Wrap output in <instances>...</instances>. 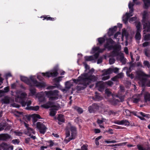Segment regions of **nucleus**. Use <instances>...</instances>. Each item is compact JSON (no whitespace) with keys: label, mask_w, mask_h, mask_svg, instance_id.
<instances>
[{"label":"nucleus","mask_w":150,"mask_h":150,"mask_svg":"<svg viewBox=\"0 0 150 150\" xmlns=\"http://www.w3.org/2000/svg\"><path fill=\"white\" fill-rule=\"evenodd\" d=\"M97 79V77L94 75L84 74L79 77L77 79H74L73 80L74 83L80 84L76 86V89L80 91L85 88L91 82L96 81Z\"/></svg>","instance_id":"f257e3e1"},{"label":"nucleus","mask_w":150,"mask_h":150,"mask_svg":"<svg viewBox=\"0 0 150 150\" xmlns=\"http://www.w3.org/2000/svg\"><path fill=\"white\" fill-rule=\"evenodd\" d=\"M27 94L25 93H21L18 92L16 93L15 100L16 101H18L20 103L23 107H25L27 105V107L25 109L27 110H32L37 111L38 110L39 107L38 106H30L31 103L30 100H28L26 102L24 101L26 99Z\"/></svg>","instance_id":"f03ea898"},{"label":"nucleus","mask_w":150,"mask_h":150,"mask_svg":"<svg viewBox=\"0 0 150 150\" xmlns=\"http://www.w3.org/2000/svg\"><path fill=\"white\" fill-rule=\"evenodd\" d=\"M20 78L21 81L28 85L30 87L35 86L38 88H41L44 87L45 86V83L38 82L35 79L34 76H31L30 77V81L28 78L24 76H21Z\"/></svg>","instance_id":"7ed1b4c3"},{"label":"nucleus","mask_w":150,"mask_h":150,"mask_svg":"<svg viewBox=\"0 0 150 150\" xmlns=\"http://www.w3.org/2000/svg\"><path fill=\"white\" fill-rule=\"evenodd\" d=\"M148 76L142 71H138L136 72L135 78L140 81L142 86L150 87V80L148 79Z\"/></svg>","instance_id":"20e7f679"},{"label":"nucleus","mask_w":150,"mask_h":150,"mask_svg":"<svg viewBox=\"0 0 150 150\" xmlns=\"http://www.w3.org/2000/svg\"><path fill=\"white\" fill-rule=\"evenodd\" d=\"M70 129L71 132V137L67 139H65L64 141L66 143H67L71 140L75 139L76 136V127L75 126H72L70 123L69 122L67 124L66 129V138L69 137L70 135V132L69 131Z\"/></svg>","instance_id":"39448f33"},{"label":"nucleus","mask_w":150,"mask_h":150,"mask_svg":"<svg viewBox=\"0 0 150 150\" xmlns=\"http://www.w3.org/2000/svg\"><path fill=\"white\" fill-rule=\"evenodd\" d=\"M46 96L50 100H57L59 97V92L57 90H51L44 92Z\"/></svg>","instance_id":"423d86ee"},{"label":"nucleus","mask_w":150,"mask_h":150,"mask_svg":"<svg viewBox=\"0 0 150 150\" xmlns=\"http://www.w3.org/2000/svg\"><path fill=\"white\" fill-rule=\"evenodd\" d=\"M118 69L117 68H109L107 70H105L103 71V73L102 75L103 77L102 80L105 81L108 79L110 78V74L113 72L117 73L118 72Z\"/></svg>","instance_id":"0eeeda50"},{"label":"nucleus","mask_w":150,"mask_h":150,"mask_svg":"<svg viewBox=\"0 0 150 150\" xmlns=\"http://www.w3.org/2000/svg\"><path fill=\"white\" fill-rule=\"evenodd\" d=\"M146 17V13L144 12L143 15L142 23L144 29V31L149 32L150 31V22L147 20Z\"/></svg>","instance_id":"6e6552de"},{"label":"nucleus","mask_w":150,"mask_h":150,"mask_svg":"<svg viewBox=\"0 0 150 150\" xmlns=\"http://www.w3.org/2000/svg\"><path fill=\"white\" fill-rule=\"evenodd\" d=\"M115 43V42L111 38H109L106 40V44L104 45V47L105 48H107L109 50H111L112 48H113L114 47L112 45Z\"/></svg>","instance_id":"1a4fd4ad"},{"label":"nucleus","mask_w":150,"mask_h":150,"mask_svg":"<svg viewBox=\"0 0 150 150\" xmlns=\"http://www.w3.org/2000/svg\"><path fill=\"white\" fill-rule=\"evenodd\" d=\"M41 74L42 76H44L49 77H56L57 76L58 73L57 70H55L51 71L46 72L45 73H42Z\"/></svg>","instance_id":"9d476101"},{"label":"nucleus","mask_w":150,"mask_h":150,"mask_svg":"<svg viewBox=\"0 0 150 150\" xmlns=\"http://www.w3.org/2000/svg\"><path fill=\"white\" fill-rule=\"evenodd\" d=\"M36 127L39 130L40 132L43 134L45 132L47 129L45 125L40 122L37 123Z\"/></svg>","instance_id":"9b49d317"},{"label":"nucleus","mask_w":150,"mask_h":150,"mask_svg":"<svg viewBox=\"0 0 150 150\" xmlns=\"http://www.w3.org/2000/svg\"><path fill=\"white\" fill-rule=\"evenodd\" d=\"M115 48L111 52L110 56L112 57H117L119 56V50H120V46H119L116 45L115 46Z\"/></svg>","instance_id":"f8f14e48"},{"label":"nucleus","mask_w":150,"mask_h":150,"mask_svg":"<svg viewBox=\"0 0 150 150\" xmlns=\"http://www.w3.org/2000/svg\"><path fill=\"white\" fill-rule=\"evenodd\" d=\"M99 108V106L97 104L94 103L88 107V110L89 112L91 113L94 112L98 110Z\"/></svg>","instance_id":"ddd939ff"},{"label":"nucleus","mask_w":150,"mask_h":150,"mask_svg":"<svg viewBox=\"0 0 150 150\" xmlns=\"http://www.w3.org/2000/svg\"><path fill=\"white\" fill-rule=\"evenodd\" d=\"M1 149L3 150H13V146L8 144L7 143L3 142L1 144Z\"/></svg>","instance_id":"4468645a"},{"label":"nucleus","mask_w":150,"mask_h":150,"mask_svg":"<svg viewBox=\"0 0 150 150\" xmlns=\"http://www.w3.org/2000/svg\"><path fill=\"white\" fill-rule=\"evenodd\" d=\"M59 107L56 105H53L52 106V109L50 113V115L51 116H54L56 113V111L58 110Z\"/></svg>","instance_id":"2eb2a0df"},{"label":"nucleus","mask_w":150,"mask_h":150,"mask_svg":"<svg viewBox=\"0 0 150 150\" xmlns=\"http://www.w3.org/2000/svg\"><path fill=\"white\" fill-rule=\"evenodd\" d=\"M45 93L43 92H41L36 95V97L38 98L39 101L43 102L45 100V98L44 96Z\"/></svg>","instance_id":"dca6fc26"},{"label":"nucleus","mask_w":150,"mask_h":150,"mask_svg":"<svg viewBox=\"0 0 150 150\" xmlns=\"http://www.w3.org/2000/svg\"><path fill=\"white\" fill-rule=\"evenodd\" d=\"M96 87L98 88V89L99 91L102 92L104 89L105 86L103 82L99 81L96 83Z\"/></svg>","instance_id":"f3484780"},{"label":"nucleus","mask_w":150,"mask_h":150,"mask_svg":"<svg viewBox=\"0 0 150 150\" xmlns=\"http://www.w3.org/2000/svg\"><path fill=\"white\" fill-rule=\"evenodd\" d=\"M85 61L82 62L84 66H88L86 63L87 61H92L93 60V58L92 56H86L84 57Z\"/></svg>","instance_id":"a211bd4d"},{"label":"nucleus","mask_w":150,"mask_h":150,"mask_svg":"<svg viewBox=\"0 0 150 150\" xmlns=\"http://www.w3.org/2000/svg\"><path fill=\"white\" fill-rule=\"evenodd\" d=\"M10 138V135L7 134H0V140L6 141Z\"/></svg>","instance_id":"6ab92c4d"},{"label":"nucleus","mask_w":150,"mask_h":150,"mask_svg":"<svg viewBox=\"0 0 150 150\" xmlns=\"http://www.w3.org/2000/svg\"><path fill=\"white\" fill-rule=\"evenodd\" d=\"M40 18H43V20H46L47 21H54L56 19V18L51 17L50 16H49L48 15L47 16L46 15H44L41 16L40 17Z\"/></svg>","instance_id":"aec40b11"},{"label":"nucleus","mask_w":150,"mask_h":150,"mask_svg":"<svg viewBox=\"0 0 150 150\" xmlns=\"http://www.w3.org/2000/svg\"><path fill=\"white\" fill-rule=\"evenodd\" d=\"M117 27L114 26L113 28H110L108 32V34L109 36H110L112 35L116 31Z\"/></svg>","instance_id":"412c9836"},{"label":"nucleus","mask_w":150,"mask_h":150,"mask_svg":"<svg viewBox=\"0 0 150 150\" xmlns=\"http://www.w3.org/2000/svg\"><path fill=\"white\" fill-rule=\"evenodd\" d=\"M144 101L146 103L150 102V93L145 92L144 94Z\"/></svg>","instance_id":"4be33fe9"},{"label":"nucleus","mask_w":150,"mask_h":150,"mask_svg":"<svg viewBox=\"0 0 150 150\" xmlns=\"http://www.w3.org/2000/svg\"><path fill=\"white\" fill-rule=\"evenodd\" d=\"M144 3L143 8L145 9H147L150 6V0H142Z\"/></svg>","instance_id":"5701e85b"},{"label":"nucleus","mask_w":150,"mask_h":150,"mask_svg":"<svg viewBox=\"0 0 150 150\" xmlns=\"http://www.w3.org/2000/svg\"><path fill=\"white\" fill-rule=\"evenodd\" d=\"M33 86L30 87L29 89L30 92L29 93V95L30 96H33L35 95L36 94V90L35 88L32 87Z\"/></svg>","instance_id":"b1692460"},{"label":"nucleus","mask_w":150,"mask_h":150,"mask_svg":"<svg viewBox=\"0 0 150 150\" xmlns=\"http://www.w3.org/2000/svg\"><path fill=\"white\" fill-rule=\"evenodd\" d=\"M33 122L34 123L36 122L38 119L41 118L40 116L36 114H34L33 115Z\"/></svg>","instance_id":"393cba45"},{"label":"nucleus","mask_w":150,"mask_h":150,"mask_svg":"<svg viewBox=\"0 0 150 150\" xmlns=\"http://www.w3.org/2000/svg\"><path fill=\"white\" fill-rule=\"evenodd\" d=\"M73 83L70 81L66 82L65 83V88L67 89L70 88L73 86Z\"/></svg>","instance_id":"a878e982"},{"label":"nucleus","mask_w":150,"mask_h":150,"mask_svg":"<svg viewBox=\"0 0 150 150\" xmlns=\"http://www.w3.org/2000/svg\"><path fill=\"white\" fill-rule=\"evenodd\" d=\"M27 131L25 132V134H27L28 135V134H35V132L34 130L30 127L28 128V129H27Z\"/></svg>","instance_id":"bb28decb"},{"label":"nucleus","mask_w":150,"mask_h":150,"mask_svg":"<svg viewBox=\"0 0 150 150\" xmlns=\"http://www.w3.org/2000/svg\"><path fill=\"white\" fill-rule=\"evenodd\" d=\"M134 6V4L130 2L128 4L129 8V9L130 13H133L134 11V9L133 6Z\"/></svg>","instance_id":"cd10ccee"},{"label":"nucleus","mask_w":150,"mask_h":150,"mask_svg":"<svg viewBox=\"0 0 150 150\" xmlns=\"http://www.w3.org/2000/svg\"><path fill=\"white\" fill-rule=\"evenodd\" d=\"M96 95L94 98V100L96 101H98L101 100L102 99V98L100 96L99 94H98L97 92L95 93Z\"/></svg>","instance_id":"c85d7f7f"},{"label":"nucleus","mask_w":150,"mask_h":150,"mask_svg":"<svg viewBox=\"0 0 150 150\" xmlns=\"http://www.w3.org/2000/svg\"><path fill=\"white\" fill-rule=\"evenodd\" d=\"M120 60L122 63V65L125 64L126 63V59L124 58V56L122 54H120Z\"/></svg>","instance_id":"c756f323"},{"label":"nucleus","mask_w":150,"mask_h":150,"mask_svg":"<svg viewBox=\"0 0 150 150\" xmlns=\"http://www.w3.org/2000/svg\"><path fill=\"white\" fill-rule=\"evenodd\" d=\"M2 101L5 104L9 103L10 102L9 98L7 96H6L2 99Z\"/></svg>","instance_id":"7c9ffc66"},{"label":"nucleus","mask_w":150,"mask_h":150,"mask_svg":"<svg viewBox=\"0 0 150 150\" xmlns=\"http://www.w3.org/2000/svg\"><path fill=\"white\" fill-rule=\"evenodd\" d=\"M140 32L137 31L135 35V38L137 40H139L141 38V35L140 33Z\"/></svg>","instance_id":"2f4dec72"},{"label":"nucleus","mask_w":150,"mask_h":150,"mask_svg":"<svg viewBox=\"0 0 150 150\" xmlns=\"http://www.w3.org/2000/svg\"><path fill=\"white\" fill-rule=\"evenodd\" d=\"M57 119L58 120L61 122H64V116L62 115H60L58 116Z\"/></svg>","instance_id":"473e14b6"},{"label":"nucleus","mask_w":150,"mask_h":150,"mask_svg":"<svg viewBox=\"0 0 150 150\" xmlns=\"http://www.w3.org/2000/svg\"><path fill=\"white\" fill-rule=\"evenodd\" d=\"M73 108L80 114L82 113L83 112V111L82 108L79 107H78L76 106H74L73 107Z\"/></svg>","instance_id":"72a5a7b5"},{"label":"nucleus","mask_w":150,"mask_h":150,"mask_svg":"<svg viewBox=\"0 0 150 150\" xmlns=\"http://www.w3.org/2000/svg\"><path fill=\"white\" fill-rule=\"evenodd\" d=\"M122 125H124L125 126H128L129 125L130 123L127 120H121Z\"/></svg>","instance_id":"f704fd0d"},{"label":"nucleus","mask_w":150,"mask_h":150,"mask_svg":"<svg viewBox=\"0 0 150 150\" xmlns=\"http://www.w3.org/2000/svg\"><path fill=\"white\" fill-rule=\"evenodd\" d=\"M98 40L99 43L100 45L102 44L105 41V38L103 37L99 38Z\"/></svg>","instance_id":"c9c22d12"},{"label":"nucleus","mask_w":150,"mask_h":150,"mask_svg":"<svg viewBox=\"0 0 150 150\" xmlns=\"http://www.w3.org/2000/svg\"><path fill=\"white\" fill-rule=\"evenodd\" d=\"M23 112H19L18 111H15L14 112V115L17 117H19L21 115H22Z\"/></svg>","instance_id":"e433bc0d"},{"label":"nucleus","mask_w":150,"mask_h":150,"mask_svg":"<svg viewBox=\"0 0 150 150\" xmlns=\"http://www.w3.org/2000/svg\"><path fill=\"white\" fill-rule=\"evenodd\" d=\"M123 112L126 113V116H130L131 115V112L128 109H124Z\"/></svg>","instance_id":"4c0bfd02"},{"label":"nucleus","mask_w":150,"mask_h":150,"mask_svg":"<svg viewBox=\"0 0 150 150\" xmlns=\"http://www.w3.org/2000/svg\"><path fill=\"white\" fill-rule=\"evenodd\" d=\"M136 28H137V31L141 32V24L140 22H139L136 25Z\"/></svg>","instance_id":"58836bf2"},{"label":"nucleus","mask_w":150,"mask_h":150,"mask_svg":"<svg viewBox=\"0 0 150 150\" xmlns=\"http://www.w3.org/2000/svg\"><path fill=\"white\" fill-rule=\"evenodd\" d=\"M132 13H130V11H129V13H126V17L125 18V20L127 21L128 19L131 16H132Z\"/></svg>","instance_id":"ea45409f"},{"label":"nucleus","mask_w":150,"mask_h":150,"mask_svg":"<svg viewBox=\"0 0 150 150\" xmlns=\"http://www.w3.org/2000/svg\"><path fill=\"white\" fill-rule=\"evenodd\" d=\"M78 59L77 61V62L78 63V64L79 65H80V64H79V62H80L81 59L82 57L83 56L82 54L81 53H79L78 54Z\"/></svg>","instance_id":"a19ab883"},{"label":"nucleus","mask_w":150,"mask_h":150,"mask_svg":"<svg viewBox=\"0 0 150 150\" xmlns=\"http://www.w3.org/2000/svg\"><path fill=\"white\" fill-rule=\"evenodd\" d=\"M137 149L139 150H146L145 148L143 147V146L141 144L137 145Z\"/></svg>","instance_id":"79ce46f5"},{"label":"nucleus","mask_w":150,"mask_h":150,"mask_svg":"<svg viewBox=\"0 0 150 150\" xmlns=\"http://www.w3.org/2000/svg\"><path fill=\"white\" fill-rule=\"evenodd\" d=\"M144 40L146 41L150 40V34H148L145 35L144 36Z\"/></svg>","instance_id":"37998d69"},{"label":"nucleus","mask_w":150,"mask_h":150,"mask_svg":"<svg viewBox=\"0 0 150 150\" xmlns=\"http://www.w3.org/2000/svg\"><path fill=\"white\" fill-rule=\"evenodd\" d=\"M106 119L104 118H102L101 120L98 119L97 120V122L98 124H101Z\"/></svg>","instance_id":"c03bdc74"},{"label":"nucleus","mask_w":150,"mask_h":150,"mask_svg":"<svg viewBox=\"0 0 150 150\" xmlns=\"http://www.w3.org/2000/svg\"><path fill=\"white\" fill-rule=\"evenodd\" d=\"M115 61V59L114 58H110L109 59V63L110 64H112L114 63Z\"/></svg>","instance_id":"a18cd8bd"},{"label":"nucleus","mask_w":150,"mask_h":150,"mask_svg":"<svg viewBox=\"0 0 150 150\" xmlns=\"http://www.w3.org/2000/svg\"><path fill=\"white\" fill-rule=\"evenodd\" d=\"M148 50L146 49L144 50V52L145 55L147 57H150V54L148 52Z\"/></svg>","instance_id":"49530a36"},{"label":"nucleus","mask_w":150,"mask_h":150,"mask_svg":"<svg viewBox=\"0 0 150 150\" xmlns=\"http://www.w3.org/2000/svg\"><path fill=\"white\" fill-rule=\"evenodd\" d=\"M99 55V54L98 53H96L93 55H92L93 58V60H94L95 59H97Z\"/></svg>","instance_id":"de8ad7c7"},{"label":"nucleus","mask_w":150,"mask_h":150,"mask_svg":"<svg viewBox=\"0 0 150 150\" xmlns=\"http://www.w3.org/2000/svg\"><path fill=\"white\" fill-rule=\"evenodd\" d=\"M139 100L140 99L139 98H133L132 99L133 102L136 103H138L139 101Z\"/></svg>","instance_id":"09e8293b"},{"label":"nucleus","mask_w":150,"mask_h":150,"mask_svg":"<svg viewBox=\"0 0 150 150\" xmlns=\"http://www.w3.org/2000/svg\"><path fill=\"white\" fill-rule=\"evenodd\" d=\"M105 94H107L108 96H110L111 95V93L110 91L108 89H106L105 91Z\"/></svg>","instance_id":"8fccbe9b"},{"label":"nucleus","mask_w":150,"mask_h":150,"mask_svg":"<svg viewBox=\"0 0 150 150\" xmlns=\"http://www.w3.org/2000/svg\"><path fill=\"white\" fill-rule=\"evenodd\" d=\"M117 78H122L124 76V74L122 73H120L116 75Z\"/></svg>","instance_id":"3c124183"},{"label":"nucleus","mask_w":150,"mask_h":150,"mask_svg":"<svg viewBox=\"0 0 150 150\" xmlns=\"http://www.w3.org/2000/svg\"><path fill=\"white\" fill-rule=\"evenodd\" d=\"M128 71H127L126 72L128 76L131 79H133L134 77V75L133 74H128Z\"/></svg>","instance_id":"603ef678"},{"label":"nucleus","mask_w":150,"mask_h":150,"mask_svg":"<svg viewBox=\"0 0 150 150\" xmlns=\"http://www.w3.org/2000/svg\"><path fill=\"white\" fill-rule=\"evenodd\" d=\"M6 77V79H7L9 77H11L12 76L11 73L10 72L6 73L5 75Z\"/></svg>","instance_id":"864d4df0"},{"label":"nucleus","mask_w":150,"mask_h":150,"mask_svg":"<svg viewBox=\"0 0 150 150\" xmlns=\"http://www.w3.org/2000/svg\"><path fill=\"white\" fill-rule=\"evenodd\" d=\"M149 42H145L143 44V46L144 47H146L149 45Z\"/></svg>","instance_id":"5fc2aeb1"},{"label":"nucleus","mask_w":150,"mask_h":150,"mask_svg":"<svg viewBox=\"0 0 150 150\" xmlns=\"http://www.w3.org/2000/svg\"><path fill=\"white\" fill-rule=\"evenodd\" d=\"M100 50V47H95L93 48V50L94 52H95L97 51H99Z\"/></svg>","instance_id":"6e6d98bb"},{"label":"nucleus","mask_w":150,"mask_h":150,"mask_svg":"<svg viewBox=\"0 0 150 150\" xmlns=\"http://www.w3.org/2000/svg\"><path fill=\"white\" fill-rule=\"evenodd\" d=\"M12 143L14 144H18L19 143V140L18 139H16L13 140L12 141Z\"/></svg>","instance_id":"4d7b16f0"},{"label":"nucleus","mask_w":150,"mask_h":150,"mask_svg":"<svg viewBox=\"0 0 150 150\" xmlns=\"http://www.w3.org/2000/svg\"><path fill=\"white\" fill-rule=\"evenodd\" d=\"M143 64L144 66H150L149 62L147 61H144Z\"/></svg>","instance_id":"13d9d810"},{"label":"nucleus","mask_w":150,"mask_h":150,"mask_svg":"<svg viewBox=\"0 0 150 150\" xmlns=\"http://www.w3.org/2000/svg\"><path fill=\"white\" fill-rule=\"evenodd\" d=\"M114 123L119 125H122L121 120H116L114 122Z\"/></svg>","instance_id":"bf43d9fd"},{"label":"nucleus","mask_w":150,"mask_h":150,"mask_svg":"<svg viewBox=\"0 0 150 150\" xmlns=\"http://www.w3.org/2000/svg\"><path fill=\"white\" fill-rule=\"evenodd\" d=\"M37 78L40 81H42L43 79V77L40 74L38 75L37 76Z\"/></svg>","instance_id":"052dcab7"},{"label":"nucleus","mask_w":150,"mask_h":150,"mask_svg":"<svg viewBox=\"0 0 150 150\" xmlns=\"http://www.w3.org/2000/svg\"><path fill=\"white\" fill-rule=\"evenodd\" d=\"M125 96H119V98L121 102H123L124 100L125 99Z\"/></svg>","instance_id":"680f3d73"},{"label":"nucleus","mask_w":150,"mask_h":150,"mask_svg":"<svg viewBox=\"0 0 150 150\" xmlns=\"http://www.w3.org/2000/svg\"><path fill=\"white\" fill-rule=\"evenodd\" d=\"M52 105L49 106V105H47V104H44V105H41V106L42 107L44 108H50V106H51L52 107Z\"/></svg>","instance_id":"e2e57ef3"},{"label":"nucleus","mask_w":150,"mask_h":150,"mask_svg":"<svg viewBox=\"0 0 150 150\" xmlns=\"http://www.w3.org/2000/svg\"><path fill=\"white\" fill-rule=\"evenodd\" d=\"M28 135L30 136L31 138L33 140H34L36 139V137L35 136H33V135L31 134H28Z\"/></svg>","instance_id":"0e129e2a"},{"label":"nucleus","mask_w":150,"mask_h":150,"mask_svg":"<svg viewBox=\"0 0 150 150\" xmlns=\"http://www.w3.org/2000/svg\"><path fill=\"white\" fill-rule=\"evenodd\" d=\"M63 77V76H62L58 77L56 78V81L58 82L62 80V78Z\"/></svg>","instance_id":"69168bd1"},{"label":"nucleus","mask_w":150,"mask_h":150,"mask_svg":"<svg viewBox=\"0 0 150 150\" xmlns=\"http://www.w3.org/2000/svg\"><path fill=\"white\" fill-rule=\"evenodd\" d=\"M81 150H87V146L84 145L81 147Z\"/></svg>","instance_id":"338daca9"},{"label":"nucleus","mask_w":150,"mask_h":150,"mask_svg":"<svg viewBox=\"0 0 150 150\" xmlns=\"http://www.w3.org/2000/svg\"><path fill=\"white\" fill-rule=\"evenodd\" d=\"M106 83L109 86H111L113 84L112 82L111 81H108L106 82Z\"/></svg>","instance_id":"774afa93"}]
</instances>
